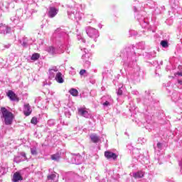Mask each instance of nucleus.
<instances>
[{"instance_id":"obj_5","label":"nucleus","mask_w":182,"mask_h":182,"mask_svg":"<svg viewBox=\"0 0 182 182\" xmlns=\"http://www.w3.org/2000/svg\"><path fill=\"white\" fill-rule=\"evenodd\" d=\"M58 46V48L57 50L53 46H48L46 48V50L50 55H56V53H63L68 49V44L65 41H60Z\"/></svg>"},{"instance_id":"obj_46","label":"nucleus","mask_w":182,"mask_h":182,"mask_svg":"<svg viewBox=\"0 0 182 182\" xmlns=\"http://www.w3.org/2000/svg\"><path fill=\"white\" fill-rule=\"evenodd\" d=\"M135 4H139V1L135 0Z\"/></svg>"},{"instance_id":"obj_31","label":"nucleus","mask_w":182,"mask_h":182,"mask_svg":"<svg viewBox=\"0 0 182 182\" xmlns=\"http://www.w3.org/2000/svg\"><path fill=\"white\" fill-rule=\"evenodd\" d=\"M138 143H139L140 144H144V143H146V139L139 138L138 139Z\"/></svg>"},{"instance_id":"obj_15","label":"nucleus","mask_w":182,"mask_h":182,"mask_svg":"<svg viewBox=\"0 0 182 182\" xmlns=\"http://www.w3.org/2000/svg\"><path fill=\"white\" fill-rule=\"evenodd\" d=\"M23 113L26 116H31L32 113V108L29 104H25L23 106Z\"/></svg>"},{"instance_id":"obj_14","label":"nucleus","mask_w":182,"mask_h":182,"mask_svg":"<svg viewBox=\"0 0 182 182\" xmlns=\"http://www.w3.org/2000/svg\"><path fill=\"white\" fill-rule=\"evenodd\" d=\"M54 80H55L57 83H60V84L64 83L65 79L62 73L60 72L57 73L55 77L54 78Z\"/></svg>"},{"instance_id":"obj_36","label":"nucleus","mask_w":182,"mask_h":182,"mask_svg":"<svg viewBox=\"0 0 182 182\" xmlns=\"http://www.w3.org/2000/svg\"><path fill=\"white\" fill-rule=\"evenodd\" d=\"M65 115L66 116V117H70V116H71V114H70V112H69V111H65Z\"/></svg>"},{"instance_id":"obj_32","label":"nucleus","mask_w":182,"mask_h":182,"mask_svg":"<svg viewBox=\"0 0 182 182\" xmlns=\"http://www.w3.org/2000/svg\"><path fill=\"white\" fill-rule=\"evenodd\" d=\"M31 122L32 123V124H38V119L36 117H33L31 119Z\"/></svg>"},{"instance_id":"obj_17","label":"nucleus","mask_w":182,"mask_h":182,"mask_svg":"<svg viewBox=\"0 0 182 182\" xmlns=\"http://www.w3.org/2000/svg\"><path fill=\"white\" fill-rule=\"evenodd\" d=\"M22 180H23V178L22 177V175H21V173L16 172L14 174V176H13V181L14 182H18V181H21Z\"/></svg>"},{"instance_id":"obj_45","label":"nucleus","mask_w":182,"mask_h":182,"mask_svg":"<svg viewBox=\"0 0 182 182\" xmlns=\"http://www.w3.org/2000/svg\"><path fill=\"white\" fill-rule=\"evenodd\" d=\"M178 76H182V73H178Z\"/></svg>"},{"instance_id":"obj_42","label":"nucleus","mask_w":182,"mask_h":182,"mask_svg":"<svg viewBox=\"0 0 182 182\" xmlns=\"http://www.w3.org/2000/svg\"><path fill=\"white\" fill-rule=\"evenodd\" d=\"M103 26L101 24V23H99L98 24V27H99V28L100 29H102V27Z\"/></svg>"},{"instance_id":"obj_35","label":"nucleus","mask_w":182,"mask_h":182,"mask_svg":"<svg viewBox=\"0 0 182 182\" xmlns=\"http://www.w3.org/2000/svg\"><path fill=\"white\" fill-rule=\"evenodd\" d=\"M137 70L139 71L134 73V77H139V76H140V72H139L140 68H137Z\"/></svg>"},{"instance_id":"obj_12","label":"nucleus","mask_w":182,"mask_h":182,"mask_svg":"<svg viewBox=\"0 0 182 182\" xmlns=\"http://www.w3.org/2000/svg\"><path fill=\"white\" fill-rule=\"evenodd\" d=\"M71 163L77 165L82 164V156L79 154L73 156L71 159Z\"/></svg>"},{"instance_id":"obj_40","label":"nucleus","mask_w":182,"mask_h":182,"mask_svg":"<svg viewBox=\"0 0 182 182\" xmlns=\"http://www.w3.org/2000/svg\"><path fill=\"white\" fill-rule=\"evenodd\" d=\"M151 56L152 58H156V52L154 51L152 53H151Z\"/></svg>"},{"instance_id":"obj_28","label":"nucleus","mask_w":182,"mask_h":182,"mask_svg":"<svg viewBox=\"0 0 182 182\" xmlns=\"http://www.w3.org/2000/svg\"><path fill=\"white\" fill-rule=\"evenodd\" d=\"M11 21L16 24L19 23V18L16 16H14L11 18Z\"/></svg>"},{"instance_id":"obj_24","label":"nucleus","mask_w":182,"mask_h":182,"mask_svg":"<svg viewBox=\"0 0 182 182\" xmlns=\"http://www.w3.org/2000/svg\"><path fill=\"white\" fill-rule=\"evenodd\" d=\"M52 160L54 161H59L60 160V155L59 154H55L51 156Z\"/></svg>"},{"instance_id":"obj_8","label":"nucleus","mask_w":182,"mask_h":182,"mask_svg":"<svg viewBox=\"0 0 182 182\" xmlns=\"http://www.w3.org/2000/svg\"><path fill=\"white\" fill-rule=\"evenodd\" d=\"M59 73V70L58 69L57 67H52L48 70V79L50 80H54L55 77H56V75Z\"/></svg>"},{"instance_id":"obj_4","label":"nucleus","mask_w":182,"mask_h":182,"mask_svg":"<svg viewBox=\"0 0 182 182\" xmlns=\"http://www.w3.org/2000/svg\"><path fill=\"white\" fill-rule=\"evenodd\" d=\"M0 112L1 113V119H4L6 126H11L12 122H14V119H15L14 114L9 112L5 107H1Z\"/></svg>"},{"instance_id":"obj_10","label":"nucleus","mask_w":182,"mask_h":182,"mask_svg":"<svg viewBox=\"0 0 182 182\" xmlns=\"http://www.w3.org/2000/svg\"><path fill=\"white\" fill-rule=\"evenodd\" d=\"M11 32V27L5 25V24H1L0 26V33L1 35H6V33H9Z\"/></svg>"},{"instance_id":"obj_23","label":"nucleus","mask_w":182,"mask_h":182,"mask_svg":"<svg viewBox=\"0 0 182 182\" xmlns=\"http://www.w3.org/2000/svg\"><path fill=\"white\" fill-rule=\"evenodd\" d=\"M69 93L72 95V96L76 97L77 95H79V92L75 88H72L71 90H69Z\"/></svg>"},{"instance_id":"obj_47","label":"nucleus","mask_w":182,"mask_h":182,"mask_svg":"<svg viewBox=\"0 0 182 182\" xmlns=\"http://www.w3.org/2000/svg\"><path fill=\"white\" fill-rule=\"evenodd\" d=\"M145 105H147V102H145Z\"/></svg>"},{"instance_id":"obj_11","label":"nucleus","mask_w":182,"mask_h":182,"mask_svg":"<svg viewBox=\"0 0 182 182\" xmlns=\"http://www.w3.org/2000/svg\"><path fill=\"white\" fill-rule=\"evenodd\" d=\"M135 18H136V19L139 21L142 28H144L145 29L149 28V23L147 22V20L146 18H139L138 15L135 16Z\"/></svg>"},{"instance_id":"obj_3","label":"nucleus","mask_w":182,"mask_h":182,"mask_svg":"<svg viewBox=\"0 0 182 182\" xmlns=\"http://www.w3.org/2000/svg\"><path fill=\"white\" fill-rule=\"evenodd\" d=\"M77 41L81 43L80 48L81 50H84L85 53L82 55V59L85 63V68H89L90 66V61H89V58H90V54H89V50L86 48V40L83 38L82 35L77 36Z\"/></svg>"},{"instance_id":"obj_20","label":"nucleus","mask_w":182,"mask_h":182,"mask_svg":"<svg viewBox=\"0 0 182 182\" xmlns=\"http://www.w3.org/2000/svg\"><path fill=\"white\" fill-rule=\"evenodd\" d=\"M112 103H113V99H112L110 97H108V100L102 103V106L104 107H109V106H112Z\"/></svg>"},{"instance_id":"obj_44","label":"nucleus","mask_w":182,"mask_h":182,"mask_svg":"<svg viewBox=\"0 0 182 182\" xmlns=\"http://www.w3.org/2000/svg\"><path fill=\"white\" fill-rule=\"evenodd\" d=\"M178 83H179V85H182V80H178Z\"/></svg>"},{"instance_id":"obj_43","label":"nucleus","mask_w":182,"mask_h":182,"mask_svg":"<svg viewBox=\"0 0 182 182\" xmlns=\"http://www.w3.org/2000/svg\"><path fill=\"white\" fill-rule=\"evenodd\" d=\"M131 33H132V35H133V36L136 35V33H134V31H131Z\"/></svg>"},{"instance_id":"obj_22","label":"nucleus","mask_w":182,"mask_h":182,"mask_svg":"<svg viewBox=\"0 0 182 182\" xmlns=\"http://www.w3.org/2000/svg\"><path fill=\"white\" fill-rule=\"evenodd\" d=\"M48 180H50L51 182H58V178H56V173H52L48 176Z\"/></svg>"},{"instance_id":"obj_9","label":"nucleus","mask_w":182,"mask_h":182,"mask_svg":"<svg viewBox=\"0 0 182 182\" xmlns=\"http://www.w3.org/2000/svg\"><path fill=\"white\" fill-rule=\"evenodd\" d=\"M59 13V9L55 6H50L48 12V18H55Z\"/></svg>"},{"instance_id":"obj_27","label":"nucleus","mask_w":182,"mask_h":182,"mask_svg":"<svg viewBox=\"0 0 182 182\" xmlns=\"http://www.w3.org/2000/svg\"><path fill=\"white\" fill-rule=\"evenodd\" d=\"M161 46L162 48H168V41L166 40H163L161 41Z\"/></svg>"},{"instance_id":"obj_2","label":"nucleus","mask_w":182,"mask_h":182,"mask_svg":"<svg viewBox=\"0 0 182 182\" xmlns=\"http://www.w3.org/2000/svg\"><path fill=\"white\" fill-rule=\"evenodd\" d=\"M67 14L69 19L79 22V21L82 20V16H83L82 4H75L74 7L68 6Z\"/></svg>"},{"instance_id":"obj_41","label":"nucleus","mask_w":182,"mask_h":182,"mask_svg":"<svg viewBox=\"0 0 182 182\" xmlns=\"http://www.w3.org/2000/svg\"><path fill=\"white\" fill-rule=\"evenodd\" d=\"M134 11L137 12V8L136 7V6H134Z\"/></svg>"},{"instance_id":"obj_19","label":"nucleus","mask_w":182,"mask_h":182,"mask_svg":"<svg viewBox=\"0 0 182 182\" xmlns=\"http://www.w3.org/2000/svg\"><path fill=\"white\" fill-rule=\"evenodd\" d=\"M144 176V172H143V171H139L133 173V177L136 179L141 178Z\"/></svg>"},{"instance_id":"obj_7","label":"nucleus","mask_w":182,"mask_h":182,"mask_svg":"<svg viewBox=\"0 0 182 182\" xmlns=\"http://www.w3.org/2000/svg\"><path fill=\"white\" fill-rule=\"evenodd\" d=\"M18 42L19 43L21 44L23 48H28L29 45H32V43H33L32 38H28L26 37H23L22 38H19Z\"/></svg>"},{"instance_id":"obj_37","label":"nucleus","mask_w":182,"mask_h":182,"mask_svg":"<svg viewBox=\"0 0 182 182\" xmlns=\"http://www.w3.org/2000/svg\"><path fill=\"white\" fill-rule=\"evenodd\" d=\"M163 147V144L159 142L157 144V148L159 149V150H161V148Z\"/></svg>"},{"instance_id":"obj_1","label":"nucleus","mask_w":182,"mask_h":182,"mask_svg":"<svg viewBox=\"0 0 182 182\" xmlns=\"http://www.w3.org/2000/svg\"><path fill=\"white\" fill-rule=\"evenodd\" d=\"M144 42H140L137 46H132L125 48L122 61L124 65L132 66L133 63L137 62V58L141 55V50H144Z\"/></svg>"},{"instance_id":"obj_39","label":"nucleus","mask_w":182,"mask_h":182,"mask_svg":"<svg viewBox=\"0 0 182 182\" xmlns=\"http://www.w3.org/2000/svg\"><path fill=\"white\" fill-rule=\"evenodd\" d=\"M4 48H6V49H9V48H11V44L5 45Z\"/></svg>"},{"instance_id":"obj_29","label":"nucleus","mask_w":182,"mask_h":182,"mask_svg":"<svg viewBox=\"0 0 182 182\" xmlns=\"http://www.w3.org/2000/svg\"><path fill=\"white\" fill-rule=\"evenodd\" d=\"M118 96H122L123 95V86L119 87L117 91Z\"/></svg>"},{"instance_id":"obj_13","label":"nucleus","mask_w":182,"mask_h":182,"mask_svg":"<svg viewBox=\"0 0 182 182\" xmlns=\"http://www.w3.org/2000/svg\"><path fill=\"white\" fill-rule=\"evenodd\" d=\"M105 157H106V159L108 160H110V159H112V160H116V159H117V155L110 151H106L105 152Z\"/></svg>"},{"instance_id":"obj_21","label":"nucleus","mask_w":182,"mask_h":182,"mask_svg":"<svg viewBox=\"0 0 182 182\" xmlns=\"http://www.w3.org/2000/svg\"><path fill=\"white\" fill-rule=\"evenodd\" d=\"M90 139L93 143H98L99 140H100V136L96 134H92L90 135Z\"/></svg>"},{"instance_id":"obj_33","label":"nucleus","mask_w":182,"mask_h":182,"mask_svg":"<svg viewBox=\"0 0 182 182\" xmlns=\"http://www.w3.org/2000/svg\"><path fill=\"white\" fill-rule=\"evenodd\" d=\"M48 126H54L55 124V119H49L48 121Z\"/></svg>"},{"instance_id":"obj_26","label":"nucleus","mask_w":182,"mask_h":182,"mask_svg":"<svg viewBox=\"0 0 182 182\" xmlns=\"http://www.w3.org/2000/svg\"><path fill=\"white\" fill-rule=\"evenodd\" d=\"M41 58V55L39 53H33L31 58V60H38V58Z\"/></svg>"},{"instance_id":"obj_30","label":"nucleus","mask_w":182,"mask_h":182,"mask_svg":"<svg viewBox=\"0 0 182 182\" xmlns=\"http://www.w3.org/2000/svg\"><path fill=\"white\" fill-rule=\"evenodd\" d=\"M31 153L33 156H36L38 154V151L36 150V147L31 148Z\"/></svg>"},{"instance_id":"obj_16","label":"nucleus","mask_w":182,"mask_h":182,"mask_svg":"<svg viewBox=\"0 0 182 182\" xmlns=\"http://www.w3.org/2000/svg\"><path fill=\"white\" fill-rule=\"evenodd\" d=\"M78 114H80V116H82V117H85L86 119H89L90 117V114L89 112L83 108L78 109Z\"/></svg>"},{"instance_id":"obj_6","label":"nucleus","mask_w":182,"mask_h":182,"mask_svg":"<svg viewBox=\"0 0 182 182\" xmlns=\"http://www.w3.org/2000/svg\"><path fill=\"white\" fill-rule=\"evenodd\" d=\"M86 33L89 36V38H91V39H93L95 42H97V38L100 36V35L99 34V31L92 27L86 28Z\"/></svg>"},{"instance_id":"obj_34","label":"nucleus","mask_w":182,"mask_h":182,"mask_svg":"<svg viewBox=\"0 0 182 182\" xmlns=\"http://www.w3.org/2000/svg\"><path fill=\"white\" fill-rule=\"evenodd\" d=\"M20 156L21 157V159H23V160H26V154L24 152H22L20 155Z\"/></svg>"},{"instance_id":"obj_18","label":"nucleus","mask_w":182,"mask_h":182,"mask_svg":"<svg viewBox=\"0 0 182 182\" xmlns=\"http://www.w3.org/2000/svg\"><path fill=\"white\" fill-rule=\"evenodd\" d=\"M7 96L9 97L10 100H12L13 102L16 100V94H15L12 90L8 91Z\"/></svg>"},{"instance_id":"obj_25","label":"nucleus","mask_w":182,"mask_h":182,"mask_svg":"<svg viewBox=\"0 0 182 182\" xmlns=\"http://www.w3.org/2000/svg\"><path fill=\"white\" fill-rule=\"evenodd\" d=\"M14 161L15 163H21V161H24V159H23L22 156L21 155L15 156L14 159Z\"/></svg>"},{"instance_id":"obj_38","label":"nucleus","mask_w":182,"mask_h":182,"mask_svg":"<svg viewBox=\"0 0 182 182\" xmlns=\"http://www.w3.org/2000/svg\"><path fill=\"white\" fill-rule=\"evenodd\" d=\"M85 73H86V70H81L80 71V75L81 76H83V75H85Z\"/></svg>"}]
</instances>
